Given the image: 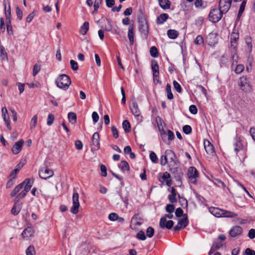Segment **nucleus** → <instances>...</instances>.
<instances>
[{
    "label": "nucleus",
    "instance_id": "1",
    "mask_svg": "<svg viewBox=\"0 0 255 255\" xmlns=\"http://www.w3.org/2000/svg\"><path fill=\"white\" fill-rule=\"evenodd\" d=\"M33 182L29 178H26L24 181L17 185L12 190L10 193V196L14 197L16 194L22 189L24 185V189L22 190L17 196L15 197L14 201L17 202L19 200L24 198L27 193L30 190L32 186Z\"/></svg>",
    "mask_w": 255,
    "mask_h": 255
},
{
    "label": "nucleus",
    "instance_id": "2",
    "mask_svg": "<svg viewBox=\"0 0 255 255\" xmlns=\"http://www.w3.org/2000/svg\"><path fill=\"white\" fill-rule=\"evenodd\" d=\"M71 84L70 77L66 74H60L55 80V84L57 87L63 90H67Z\"/></svg>",
    "mask_w": 255,
    "mask_h": 255
},
{
    "label": "nucleus",
    "instance_id": "3",
    "mask_svg": "<svg viewBox=\"0 0 255 255\" xmlns=\"http://www.w3.org/2000/svg\"><path fill=\"white\" fill-rule=\"evenodd\" d=\"M223 13L225 12L221 11L220 8L213 9L211 10L209 14V20L213 23H216L221 19Z\"/></svg>",
    "mask_w": 255,
    "mask_h": 255
},
{
    "label": "nucleus",
    "instance_id": "4",
    "mask_svg": "<svg viewBox=\"0 0 255 255\" xmlns=\"http://www.w3.org/2000/svg\"><path fill=\"white\" fill-rule=\"evenodd\" d=\"M238 85L240 89L245 92L250 91L251 85L249 79L245 76H243L238 80Z\"/></svg>",
    "mask_w": 255,
    "mask_h": 255
},
{
    "label": "nucleus",
    "instance_id": "5",
    "mask_svg": "<svg viewBox=\"0 0 255 255\" xmlns=\"http://www.w3.org/2000/svg\"><path fill=\"white\" fill-rule=\"evenodd\" d=\"M79 198V194L77 192H74L72 196L73 205L70 209V211L74 214H77L79 212L80 207Z\"/></svg>",
    "mask_w": 255,
    "mask_h": 255
},
{
    "label": "nucleus",
    "instance_id": "6",
    "mask_svg": "<svg viewBox=\"0 0 255 255\" xmlns=\"http://www.w3.org/2000/svg\"><path fill=\"white\" fill-rule=\"evenodd\" d=\"M54 174L53 170L50 169L47 167L44 169H41L39 171V176L40 178L44 179H47L52 177Z\"/></svg>",
    "mask_w": 255,
    "mask_h": 255
},
{
    "label": "nucleus",
    "instance_id": "7",
    "mask_svg": "<svg viewBox=\"0 0 255 255\" xmlns=\"http://www.w3.org/2000/svg\"><path fill=\"white\" fill-rule=\"evenodd\" d=\"M232 0H220L219 1V8L221 11H224L225 13L227 12L232 3Z\"/></svg>",
    "mask_w": 255,
    "mask_h": 255
},
{
    "label": "nucleus",
    "instance_id": "8",
    "mask_svg": "<svg viewBox=\"0 0 255 255\" xmlns=\"http://www.w3.org/2000/svg\"><path fill=\"white\" fill-rule=\"evenodd\" d=\"M139 30L141 33L147 36L149 27L147 22L145 19H141L139 21Z\"/></svg>",
    "mask_w": 255,
    "mask_h": 255
},
{
    "label": "nucleus",
    "instance_id": "9",
    "mask_svg": "<svg viewBox=\"0 0 255 255\" xmlns=\"http://www.w3.org/2000/svg\"><path fill=\"white\" fill-rule=\"evenodd\" d=\"M174 225V222L172 220L167 221L165 217H162L159 221V226L161 228L171 229Z\"/></svg>",
    "mask_w": 255,
    "mask_h": 255
},
{
    "label": "nucleus",
    "instance_id": "10",
    "mask_svg": "<svg viewBox=\"0 0 255 255\" xmlns=\"http://www.w3.org/2000/svg\"><path fill=\"white\" fill-rule=\"evenodd\" d=\"M92 150H98L100 148V136L98 132H95L92 138Z\"/></svg>",
    "mask_w": 255,
    "mask_h": 255
},
{
    "label": "nucleus",
    "instance_id": "11",
    "mask_svg": "<svg viewBox=\"0 0 255 255\" xmlns=\"http://www.w3.org/2000/svg\"><path fill=\"white\" fill-rule=\"evenodd\" d=\"M129 108L132 114L136 117L140 116V111L138 108L137 103L135 100H132L129 105Z\"/></svg>",
    "mask_w": 255,
    "mask_h": 255
},
{
    "label": "nucleus",
    "instance_id": "12",
    "mask_svg": "<svg viewBox=\"0 0 255 255\" xmlns=\"http://www.w3.org/2000/svg\"><path fill=\"white\" fill-rule=\"evenodd\" d=\"M23 143L24 141L21 139L14 144L11 148V151L14 154H17L20 152L23 146Z\"/></svg>",
    "mask_w": 255,
    "mask_h": 255
},
{
    "label": "nucleus",
    "instance_id": "13",
    "mask_svg": "<svg viewBox=\"0 0 255 255\" xmlns=\"http://www.w3.org/2000/svg\"><path fill=\"white\" fill-rule=\"evenodd\" d=\"M34 231L32 227L28 226L21 233V236L24 239H28L33 236Z\"/></svg>",
    "mask_w": 255,
    "mask_h": 255
},
{
    "label": "nucleus",
    "instance_id": "14",
    "mask_svg": "<svg viewBox=\"0 0 255 255\" xmlns=\"http://www.w3.org/2000/svg\"><path fill=\"white\" fill-rule=\"evenodd\" d=\"M243 232V229L239 226H235L230 231V235L233 238L240 235Z\"/></svg>",
    "mask_w": 255,
    "mask_h": 255
},
{
    "label": "nucleus",
    "instance_id": "15",
    "mask_svg": "<svg viewBox=\"0 0 255 255\" xmlns=\"http://www.w3.org/2000/svg\"><path fill=\"white\" fill-rule=\"evenodd\" d=\"M188 225V219L187 218H183L180 220L177 225L174 227V230L175 231H178L182 229L185 228Z\"/></svg>",
    "mask_w": 255,
    "mask_h": 255
},
{
    "label": "nucleus",
    "instance_id": "16",
    "mask_svg": "<svg viewBox=\"0 0 255 255\" xmlns=\"http://www.w3.org/2000/svg\"><path fill=\"white\" fill-rule=\"evenodd\" d=\"M204 148L207 153L209 155H213L215 153L214 148L211 143L208 140H205L204 142Z\"/></svg>",
    "mask_w": 255,
    "mask_h": 255
},
{
    "label": "nucleus",
    "instance_id": "17",
    "mask_svg": "<svg viewBox=\"0 0 255 255\" xmlns=\"http://www.w3.org/2000/svg\"><path fill=\"white\" fill-rule=\"evenodd\" d=\"M134 27L133 24H129L128 28V36L130 45H133L134 43Z\"/></svg>",
    "mask_w": 255,
    "mask_h": 255
},
{
    "label": "nucleus",
    "instance_id": "18",
    "mask_svg": "<svg viewBox=\"0 0 255 255\" xmlns=\"http://www.w3.org/2000/svg\"><path fill=\"white\" fill-rule=\"evenodd\" d=\"M199 173L194 167H190L188 170V176L190 179H195L198 177Z\"/></svg>",
    "mask_w": 255,
    "mask_h": 255
},
{
    "label": "nucleus",
    "instance_id": "19",
    "mask_svg": "<svg viewBox=\"0 0 255 255\" xmlns=\"http://www.w3.org/2000/svg\"><path fill=\"white\" fill-rule=\"evenodd\" d=\"M223 210L216 207H211L209 208V212L215 217L221 218L222 216Z\"/></svg>",
    "mask_w": 255,
    "mask_h": 255
},
{
    "label": "nucleus",
    "instance_id": "20",
    "mask_svg": "<svg viewBox=\"0 0 255 255\" xmlns=\"http://www.w3.org/2000/svg\"><path fill=\"white\" fill-rule=\"evenodd\" d=\"M165 155L166 157L170 160L171 162H173L174 164L176 163V156L175 153L171 150L167 149L165 152Z\"/></svg>",
    "mask_w": 255,
    "mask_h": 255
},
{
    "label": "nucleus",
    "instance_id": "21",
    "mask_svg": "<svg viewBox=\"0 0 255 255\" xmlns=\"http://www.w3.org/2000/svg\"><path fill=\"white\" fill-rule=\"evenodd\" d=\"M224 246V244L222 242L218 240L215 241L212 246L211 249L210 251V253H212L215 252V251L220 249V248H222Z\"/></svg>",
    "mask_w": 255,
    "mask_h": 255
},
{
    "label": "nucleus",
    "instance_id": "22",
    "mask_svg": "<svg viewBox=\"0 0 255 255\" xmlns=\"http://www.w3.org/2000/svg\"><path fill=\"white\" fill-rule=\"evenodd\" d=\"M168 15L167 13H162L159 15L156 18V23L157 24H163L168 18Z\"/></svg>",
    "mask_w": 255,
    "mask_h": 255
},
{
    "label": "nucleus",
    "instance_id": "23",
    "mask_svg": "<svg viewBox=\"0 0 255 255\" xmlns=\"http://www.w3.org/2000/svg\"><path fill=\"white\" fill-rule=\"evenodd\" d=\"M160 6L163 9L170 8L171 2L169 0H158Z\"/></svg>",
    "mask_w": 255,
    "mask_h": 255
},
{
    "label": "nucleus",
    "instance_id": "24",
    "mask_svg": "<svg viewBox=\"0 0 255 255\" xmlns=\"http://www.w3.org/2000/svg\"><path fill=\"white\" fill-rule=\"evenodd\" d=\"M238 215L234 212L223 210L222 217L224 218H235Z\"/></svg>",
    "mask_w": 255,
    "mask_h": 255
},
{
    "label": "nucleus",
    "instance_id": "25",
    "mask_svg": "<svg viewBox=\"0 0 255 255\" xmlns=\"http://www.w3.org/2000/svg\"><path fill=\"white\" fill-rule=\"evenodd\" d=\"M89 29V23L87 21H85L82 26H81L80 30V33L81 34L84 35H85Z\"/></svg>",
    "mask_w": 255,
    "mask_h": 255
},
{
    "label": "nucleus",
    "instance_id": "26",
    "mask_svg": "<svg viewBox=\"0 0 255 255\" xmlns=\"http://www.w3.org/2000/svg\"><path fill=\"white\" fill-rule=\"evenodd\" d=\"M119 168L123 172L128 171L129 170V166L128 163L126 161H122L119 165Z\"/></svg>",
    "mask_w": 255,
    "mask_h": 255
},
{
    "label": "nucleus",
    "instance_id": "27",
    "mask_svg": "<svg viewBox=\"0 0 255 255\" xmlns=\"http://www.w3.org/2000/svg\"><path fill=\"white\" fill-rule=\"evenodd\" d=\"M162 178L163 181L166 182V184L168 186H170L171 184V180L170 178V175L167 172H165L163 173Z\"/></svg>",
    "mask_w": 255,
    "mask_h": 255
},
{
    "label": "nucleus",
    "instance_id": "28",
    "mask_svg": "<svg viewBox=\"0 0 255 255\" xmlns=\"http://www.w3.org/2000/svg\"><path fill=\"white\" fill-rule=\"evenodd\" d=\"M245 69L244 65L243 64H236L234 66V68L232 70L234 71L237 74L241 73Z\"/></svg>",
    "mask_w": 255,
    "mask_h": 255
},
{
    "label": "nucleus",
    "instance_id": "29",
    "mask_svg": "<svg viewBox=\"0 0 255 255\" xmlns=\"http://www.w3.org/2000/svg\"><path fill=\"white\" fill-rule=\"evenodd\" d=\"M167 35L171 39H175L178 36V32L177 30L174 29H169L167 31Z\"/></svg>",
    "mask_w": 255,
    "mask_h": 255
},
{
    "label": "nucleus",
    "instance_id": "30",
    "mask_svg": "<svg viewBox=\"0 0 255 255\" xmlns=\"http://www.w3.org/2000/svg\"><path fill=\"white\" fill-rule=\"evenodd\" d=\"M21 210V206L19 204L15 203L13 207L11 209V213L14 215H17Z\"/></svg>",
    "mask_w": 255,
    "mask_h": 255
},
{
    "label": "nucleus",
    "instance_id": "31",
    "mask_svg": "<svg viewBox=\"0 0 255 255\" xmlns=\"http://www.w3.org/2000/svg\"><path fill=\"white\" fill-rule=\"evenodd\" d=\"M68 118L70 123L75 124L76 122L77 116L75 113L70 112L68 114Z\"/></svg>",
    "mask_w": 255,
    "mask_h": 255
},
{
    "label": "nucleus",
    "instance_id": "32",
    "mask_svg": "<svg viewBox=\"0 0 255 255\" xmlns=\"http://www.w3.org/2000/svg\"><path fill=\"white\" fill-rule=\"evenodd\" d=\"M166 91L167 92V97L169 100H171L173 98V95L171 92V86L169 84H167L166 86Z\"/></svg>",
    "mask_w": 255,
    "mask_h": 255
},
{
    "label": "nucleus",
    "instance_id": "33",
    "mask_svg": "<svg viewBox=\"0 0 255 255\" xmlns=\"http://www.w3.org/2000/svg\"><path fill=\"white\" fill-rule=\"evenodd\" d=\"M2 115L4 122H7L9 121V118L8 115L7 109L5 107H3L1 110Z\"/></svg>",
    "mask_w": 255,
    "mask_h": 255
},
{
    "label": "nucleus",
    "instance_id": "34",
    "mask_svg": "<svg viewBox=\"0 0 255 255\" xmlns=\"http://www.w3.org/2000/svg\"><path fill=\"white\" fill-rule=\"evenodd\" d=\"M151 69L153 72V73H157L159 72V66L157 64V62L155 61L152 62L151 64Z\"/></svg>",
    "mask_w": 255,
    "mask_h": 255
},
{
    "label": "nucleus",
    "instance_id": "35",
    "mask_svg": "<svg viewBox=\"0 0 255 255\" xmlns=\"http://www.w3.org/2000/svg\"><path fill=\"white\" fill-rule=\"evenodd\" d=\"M123 128L125 132H128L130 130V125L128 121L125 120L123 123Z\"/></svg>",
    "mask_w": 255,
    "mask_h": 255
},
{
    "label": "nucleus",
    "instance_id": "36",
    "mask_svg": "<svg viewBox=\"0 0 255 255\" xmlns=\"http://www.w3.org/2000/svg\"><path fill=\"white\" fill-rule=\"evenodd\" d=\"M194 43L195 45H203L204 43V39L203 36L200 35H198L194 40Z\"/></svg>",
    "mask_w": 255,
    "mask_h": 255
},
{
    "label": "nucleus",
    "instance_id": "37",
    "mask_svg": "<svg viewBox=\"0 0 255 255\" xmlns=\"http://www.w3.org/2000/svg\"><path fill=\"white\" fill-rule=\"evenodd\" d=\"M3 5L4 6L5 9V14L6 16V19H10L11 16V9L10 5H8V8L6 9V5L5 2L3 3Z\"/></svg>",
    "mask_w": 255,
    "mask_h": 255
},
{
    "label": "nucleus",
    "instance_id": "38",
    "mask_svg": "<svg viewBox=\"0 0 255 255\" xmlns=\"http://www.w3.org/2000/svg\"><path fill=\"white\" fill-rule=\"evenodd\" d=\"M103 2V0H95L94 4V10L93 11L92 13L97 12L98 8H99L100 5L102 4Z\"/></svg>",
    "mask_w": 255,
    "mask_h": 255
},
{
    "label": "nucleus",
    "instance_id": "39",
    "mask_svg": "<svg viewBox=\"0 0 255 255\" xmlns=\"http://www.w3.org/2000/svg\"><path fill=\"white\" fill-rule=\"evenodd\" d=\"M26 255H35L36 252L33 246H30L26 250Z\"/></svg>",
    "mask_w": 255,
    "mask_h": 255
},
{
    "label": "nucleus",
    "instance_id": "40",
    "mask_svg": "<svg viewBox=\"0 0 255 255\" xmlns=\"http://www.w3.org/2000/svg\"><path fill=\"white\" fill-rule=\"evenodd\" d=\"M150 55L153 57H157L158 55L157 49L155 46H152L150 49Z\"/></svg>",
    "mask_w": 255,
    "mask_h": 255
},
{
    "label": "nucleus",
    "instance_id": "41",
    "mask_svg": "<svg viewBox=\"0 0 255 255\" xmlns=\"http://www.w3.org/2000/svg\"><path fill=\"white\" fill-rule=\"evenodd\" d=\"M0 57L2 59H7V54L3 46L0 45Z\"/></svg>",
    "mask_w": 255,
    "mask_h": 255
},
{
    "label": "nucleus",
    "instance_id": "42",
    "mask_svg": "<svg viewBox=\"0 0 255 255\" xmlns=\"http://www.w3.org/2000/svg\"><path fill=\"white\" fill-rule=\"evenodd\" d=\"M213 183L218 187L223 188H224L226 186L225 183L219 179H214L213 180Z\"/></svg>",
    "mask_w": 255,
    "mask_h": 255
},
{
    "label": "nucleus",
    "instance_id": "43",
    "mask_svg": "<svg viewBox=\"0 0 255 255\" xmlns=\"http://www.w3.org/2000/svg\"><path fill=\"white\" fill-rule=\"evenodd\" d=\"M37 116L35 115L34 116L30 122V128L33 129L36 126L37 124Z\"/></svg>",
    "mask_w": 255,
    "mask_h": 255
},
{
    "label": "nucleus",
    "instance_id": "44",
    "mask_svg": "<svg viewBox=\"0 0 255 255\" xmlns=\"http://www.w3.org/2000/svg\"><path fill=\"white\" fill-rule=\"evenodd\" d=\"M154 233V230L152 227H149L147 228L146 231V234L147 237L148 238H151L153 237Z\"/></svg>",
    "mask_w": 255,
    "mask_h": 255
},
{
    "label": "nucleus",
    "instance_id": "45",
    "mask_svg": "<svg viewBox=\"0 0 255 255\" xmlns=\"http://www.w3.org/2000/svg\"><path fill=\"white\" fill-rule=\"evenodd\" d=\"M149 157L150 160L153 163H156L158 161V158L156 154L153 151H151L149 154Z\"/></svg>",
    "mask_w": 255,
    "mask_h": 255
},
{
    "label": "nucleus",
    "instance_id": "46",
    "mask_svg": "<svg viewBox=\"0 0 255 255\" xmlns=\"http://www.w3.org/2000/svg\"><path fill=\"white\" fill-rule=\"evenodd\" d=\"M246 43L249 51H251L252 49V39L250 37H247L245 39Z\"/></svg>",
    "mask_w": 255,
    "mask_h": 255
},
{
    "label": "nucleus",
    "instance_id": "47",
    "mask_svg": "<svg viewBox=\"0 0 255 255\" xmlns=\"http://www.w3.org/2000/svg\"><path fill=\"white\" fill-rule=\"evenodd\" d=\"M41 69L40 65H38L37 64H35L33 68L32 75L33 76H35L39 72Z\"/></svg>",
    "mask_w": 255,
    "mask_h": 255
},
{
    "label": "nucleus",
    "instance_id": "48",
    "mask_svg": "<svg viewBox=\"0 0 255 255\" xmlns=\"http://www.w3.org/2000/svg\"><path fill=\"white\" fill-rule=\"evenodd\" d=\"M136 238L141 241H144L146 239L144 232L142 231H139L136 234Z\"/></svg>",
    "mask_w": 255,
    "mask_h": 255
},
{
    "label": "nucleus",
    "instance_id": "49",
    "mask_svg": "<svg viewBox=\"0 0 255 255\" xmlns=\"http://www.w3.org/2000/svg\"><path fill=\"white\" fill-rule=\"evenodd\" d=\"M236 38L238 39V35L237 34L234 33L231 35V43L232 47H236Z\"/></svg>",
    "mask_w": 255,
    "mask_h": 255
},
{
    "label": "nucleus",
    "instance_id": "50",
    "mask_svg": "<svg viewBox=\"0 0 255 255\" xmlns=\"http://www.w3.org/2000/svg\"><path fill=\"white\" fill-rule=\"evenodd\" d=\"M173 87L174 89L178 93H181L182 92V89L180 85L176 81H174L173 82Z\"/></svg>",
    "mask_w": 255,
    "mask_h": 255
},
{
    "label": "nucleus",
    "instance_id": "51",
    "mask_svg": "<svg viewBox=\"0 0 255 255\" xmlns=\"http://www.w3.org/2000/svg\"><path fill=\"white\" fill-rule=\"evenodd\" d=\"M55 117L53 114H49L47 119V124L48 126H51L54 121Z\"/></svg>",
    "mask_w": 255,
    "mask_h": 255
},
{
    "label": "nucleus",
    "instance_id": "52",
    "mask_svg": "<svg viewBox=\"0 0 255 255\" xmlns=\"http://www.w3.org/2000/svg\"><path fill=\"white\" fill-rule=\"evenodd\" d=\"M232 60L233 62L232 63L231 68L232 69H233V68H234V66L236 65V64H238V56L237 55V54H235L232 56Z\"/></svg>",
    "mask_w": 255,
    "mask_h": 255
},
{
    "label": "nucleus",
    "instance_id": "53",
    "mask_svg": "<svg viewBox=\"0 0 255 255\" xmlns=\"http://www.w3.org/2000/svg\"><path fill=\"white\" fill-rule=\"evenodd\" d=\"M246 4V2L245 0H244L242 2V3L240 6V8H239V10L238 16H240V15H241L243 13V12H244V11L245 10Z\"/></svg>",
    "mask_w": 255,
    "mask_h": 255
},
{
    "label": "nucleus",
    "instance_id": "54",
    "mask_svg": "<svg viewBox=\"0 0 255 255\" xmlns=\"http://www.w3.org/2000/svg\"><path fill=\"white\" fill-rule=\"evenodd\" d=\"M183 131L186 134L190 133L192 131V128L189 125H185L183 127Z\"/></svg>",
    "mask_w": 255,
    "mask_h": 255
},
{
    "label": "nucleus",
    "instance_id": "55",
    "mask_svg": "<svg viewBox=\"0 0 255 255\" xmlns=\"http://www.w3.org/2000/svg\"><path fill=\"white\" fill-rule=\"evenodd\" d=\"M174 210V206L172 204H168L166 207V211L169 213H173Z\"/></svg>",
    "mask_w": 255,
    "mask_h": 255
},
{
    "label": "nucleus",
    "instance_id": "56",
    "mask_svg": "<svg viewBox=\"0 0 255 255\" xmlns=\"http://www.w3.org/2000/svg\"><path fill=\"white\" fill-rule=\"evenodd\" d=\"M70 63L71 67L72 69V70L76 71L78 69V65L77 62H76L74 60H71Z\"/></svg>",
    "mask_w": 255,
    "mask_h": 255
},
{
    "label": "nucleus",
    "instance_id": "57",
    "mask_svg": "<svg viewBox=\"0 0 255 255\" xmlns=\"http://www.w3.org/2000/svg\"><path fill=\"white\" fill-rule=\"evenodd\" d=\"M195 6L196 8H203V1L202 0H195L194 2Z\"/></svg>",
    "mask_w": 255,
    "mask_h": 255
},
{
    "label": "nucleus",
    "instance_id": "58",
    "mask_svg": "<svg viewBox=\"0 0 255 255\" xmlns=\"http://www.w3.org/2000/svg\"><path fill=\"white\" fill-rule=\"evenodd\" d=\"M118 219V215L115 213H112L109 214V219L112 221H116Z\"/></svg>",
    "mask_w": 255,
    "mask_h": 255
},
{
    "label": "nucleus",
    "instance_id": "59",
    "mask_svg": "<svg viewBox=\"0 0 255 255\" xmlns=\"http://www.w3.org/2000/svg\"><path fill=\"white\" fill-rule=\"evenodd\" d=\"M111 129H112V132L113 136L115 138H118L119 137V133H118V131L117 128L115 126H112Z\"/></svg>",
    "mask_w": 255,
    "mask_h": 255
},
{
    "label": "nucleus",
    "instance_id": "60",
    "mask_svg": "<svg viewBox=\"0 0 255 255\" xmlns=\"http://www.w3.org/2000/svg\"><path fill=\"white\" fill-rule=\"evenodd\" d=\"M16 13L17 18L19 20H21L22 18L23 13L22 10L18 7L16 8Z\"/></svg>",
    "mask_w": 255,
    "mask_h": 255
},
{
    "label": "nucleus",
    "instance_id": "61",
    "mask_svg": "<svg viewBox=\"0 0 255 255\" xmlns=\"http://www.w3.org/2000/svg\"><path fill=\"white\" fill-rule=\"evenodd\" d=\"M189 111L192 114H196L197 113V109L195 105H192L189 107Z\"/></svg>",
    "mask_w": 255,
    "mask_h": 255
},
{
    "label": "nucleus",
    "instance_id": "62",
    "mask_svg": "<svg viewBox=\"0 0 255 255\" xmlns=\"http://www.w3.org/2000/svg\"><path fill=\"white\" fill-rule=\"evenodd\" d=\"M14 177L11 178L8 181V182H7V183L6 184V188H11L12 186V185L14 184Z\"/></svg>",
    "mask_w": 255,
    "mask_h": 255
},
{
    "label": "nucleus",
    "instance_id": "63",
    "mask_svg": "<svg viewBox=\"0 0 255 255\" xmlns=\"http://www.w3.org/2000/svg\"><path fill=\"white\" fill-rule=\"evenodd\" d=\"M248 236L251 239L255 238V229H251L249 232Z\"/></svg>",
    "mask_w": 255,
    "mask_h": 255
},
{
    "label": "nucleus",
    "instance_id": "64",
    "mask_svg": "<svg viewBox=\"0 0 255 255\" xmlns=\"http://www.w3.org/2000/svg\"><path fill=\"white\" fill-rule=\"evenodd\" d=\"M246 255H255V251L250 248H247L245 250Z\"/></svg>",
    "mask_w": 255,
    "mask_h": 255
}]
</instances>
